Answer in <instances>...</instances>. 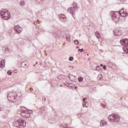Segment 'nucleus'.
Instances as JSON below:
<instances>
[{"label":"nucleus","mask_w":128,"mask_h":128,"mask_svg":"<svg viewBox=\"0 0 128 128\" xmlns=\"http://www.w3.org/2000/svg\"><path fill=\"white\" fill-rule=\"evenodd\" d=\"M0 14L4 20H10V13L6 9H2Z\"/></svg>","instance_id":"obj_1"},{"label":"nucleus","mask_w":128,"mask_h":128,"mask_svg":"<svg viewBox=\"0 0 128 128\" xmlns=\"http://www.w3.org/2000/svg\"><path fill=\"white\" fill-rule=\"evenodd\" d=\"M120 118V116L116 114H112L108 116V120L111 122H118Z\"/></svg>","instance_id":"obj_2"},{"label":"nucleus","mask_w":128,"mask_h":128,"mask_svg":"<svg viewBox=\"0 0 128 128\" xmlns=\"http://www.w3.org/2000/svg\"><path fill=\"white\" fill-rule=\"evenodd\" d=\"M14 126L16 128H24L26 126V121L22 120H18L14 122Z\"/></svg>","instance_id":"obj_3"},{"label":"nucleus","mask_w":128,"mask_h":128,"mask_svg":"<svg viewBox=\"0 0 128 128\" xmlns=\"http://www.w3.org/2000/svg\"><path fill=\"white\" fill-rule=\"evenodd\" d=\"M32 110L28 111L24 110L21 113V116L22 118H30V113L32 114Z\"/></svg>","instance_id":"obj_4"},{"label":"nucleus","mask_w":128,"mask_h":128,"mask_svg":"<svg viewBox=\"0 0 128 128\" xmlns=\"http://www.w3.org/2000/svg\"><path fill=\"white\" fill-rule=\"evenodd\" d=\"M120 43L121 44L124 46V48H126V46H128V38H122L120 40Z\"/></svg>","instance_id":"obj_5"},{"label":"nucleus","mask_w":128,"mask_h":128,"mask_svg":"<svg viewBox=\"0 0 128 128\" xmlns=\"http://www.w3.org/2000/svg\"><path fill=\"white\" fill-rule=\"evenodd\" d=\"M14 30H16V34H20L22 30V28H20L19 26H16L14 28Z\"/></svg>","instance_id":"obj_6"},{"label":"nucleus","mask_w":128,"mask_h":128,"mask_svg":"<svg viewBox=\"0 0 128 128\" xmlns=\"http://www.w3.org/2000/svg\"><path fill=\"white\" fill-rule=\"evenodd\" d=\"M122 30H116L113 31V34L114 36H122Z\"/></svg>","instance_id":"obj_7"},{"label":"nucleus","mask_w":128,"mask_h":128,"mask_svg":"<svg viewBox=\"0 0 128 128\" xmlns=\"http://www.w3.org/2000/svg\"><path fill=\"white\" fill-rule=\"evenodd\" d=\"M8 100L12 102H16V97L14 96H10V97H8Z\"/></svg>","instance_id":"obj_8"},{"label":"nucleus","mask_w":128,"mask_h":128,"mask_svg":"<svg viewBox=\"0 0 128 128\" xmlns=\"http://www.w3.org/2000/svg\"><path fill=\"white\" fill-rule=\"evenodd\" d=\"M82 101L83 102L82 104L84 108H88V102H86V98H84Z\"/></svg>","instance_id":"obj_9"},{"label":"nucleus","mask_w":128,"mask_h":128,"mask_svg":"<svg viewBox=\"0 0 128 128\" xmlns=\"http://www.w3.org/2000/svg\"><path fill=\"white\" fill-rule=\"evenodd\" d=\"M118 14L120 16H126L127 14L124 11V9H122L118 12Z\"/></svg>","instance_id":"obj_10"},{"label":"nucleus","mask_w":128,"mask_h":128,"mask_svg":"<svg viewBox=\"0 0 128 128\" xmlns=\"http://www.w3.org/2000/svg\"><path fill=\"white\" fill-rule=\"evenodd\" d=\"M60 20H62V22H66V16H64V15L60 14Z\"/></svg>","instance_id":"obj_11"},{"label":"nucleus","mask_w":128,"mask_h":128,"mask_svg":"<svg viewBox=\"0 0 128 128\" xmlns=\"http://www.w3.org/2000/svg\"><path fill=\"white\" fill-rule=\"evenodd\" d=\"M4 60H2L0 62V68H4Z\"/></svg>","instance_id":"obj_12"},{"label":"nucleus","mask_w":128,"mask_h":128,"mask_svg":"<svg viewBox=\"0 0 128 128\" xmlns=\"http://www.w3.org/2000/svg\"><path fill=\"white\" fill-rule=\"evenodd\" d=\"M69 80H71L72 82H74L76 80V76H74L72 75H70L68 76Z\"/></svg>","instance_id":"obj_13"},{"label":"nucleus","mask_w":128,"mask_h":128,"mask_svg":"<svg viewBox=\"0 0 128 128\" xmlns=\"http://www.w3.org/2000/svg\"><path fill=\"white\" fill-rule=\"evenodd\" d=\"M22 68H28V64L26 62H24L21 64Z\"/></svg>","instance_id":"obj_14"},{"label":"nucleus","mask_w":128,"mask_h":128,"mask_svg":"<svg viewBox=\"0 0 128 128\" xmlns=\"http://www.w3.org/2000/svg\"><path fill=\"white\" fill-rule=\"evenodd\" d=\"M111 15L113 20H116V14H114V12H111Z\"/></svg>","instance_id":"obj_15"},{"label":"nucleus","mask_w":128,"mask_h":128,"mask_svg":"<svg viewBox=\"0 0 128 128\" xmlns=\"http://www.w3.org/2000/svg\"><path fill=\"white\" fill-rule=\"evenodd\" d=\"M14 92H8V98H10L12 96H14Z\"/></svg>","instance_id":"obj_16"},{"label":"nucleus","mask_w":128,"mask_h":128,"mask_svg":"<svg viewBox=\"0 0 128 128\" xmlns=\"http://www.w3.org/2000/svg\"><path fill=\"white\" fill-rule=\"evenodd\" d=\"M20 6H26V2L24 0H21Z\"/></svg>","instance_id":"obj_17"},{"label":"nucleus","mask_w":128,"mask_h":128,"mask_svg":"<svg viewBox=\"0 0 128 128\" xmlns=\"http://www.w3.org/2000/svg\"><path fill=\"white\" fill-rule=\"evenodd\" d=\"M66 40H68V42H70V35L66 36Z\"/></svg>","instance_id":"obj_18"},{"label":"nucleus","mask_w":128,"mask_h":128,"mask_svg":"<svg viewBox=\"0 0 128 128\" xmlns=\"http://www.w3.org/2000/svg\"><path fill=\"white\" fill-rule=\"evenodd\" d=\"M123 50L124 52H126V54H128V46L124 47V48H123Z\"/></svg>","instance_id":"obj_19"},{"label":"nucleus","mask_w":128,"mask_h":128,"mask_svg":"<svg viewBox=\"0 0 128 128\" xmlns=\"http://www.w3.org/2000/svg\"><path fill=\"white\" fill-rule=\"evenodd\" d=\"M83 80H84V78L82 76H79L78 78V81L79 82H82Z\"/></svg>","instance_id":"obj_20"},{"label":"nucleus","mask_w":128,"mask_h":128,"mask_svg":"<svg viewBox=\"0 0 128 128\" xmlns=\"http://www.w3.org/2000/svg\"><path fill=\"white\" fill-rule=\"evenodd\" d=\"M48 4V1L46 0H43V8H44Z\"/></svg>","instance_id":"obj_21"},{"label":"nucleus","mask_w":128,"mask_h":128,"mask_svg":"<svg viewBox=\"0 0 128 128\" xmlns=\"http://www.w3.org/2000/svg\"><path fill=\"white\" fill-rule=\"evenodd\" d=\"M73 6L74 8H76V10H78V4H76V2H74L73 3Z\"/></svg>","instance_id":"obj_22"},{"label":"nucleus","mask_w":128,"mask_h":128,"mask_svg":"<svg viewBox=\"0 0 128 128\" xmlns=\"http://www.w3.org/2000/svg\"><path fill=\"white\" fill-rule=\"evenodd\" d=\"M95 34L96 38H100V34L98 32H96Z\"/></svg>","instance_id":"obj_23"},{"label":"nucleus","mask_w":128,"mask_h":128,"mask_svg":"<svg viewBox=\"0 0 128 128\" xmlns=\"http://www.w3.org/2000/svg\"><path fill=\"white\" fill-rule=\"evenodd\" d=\"M70 10H72H72H74L72 9V8H70L68 9L67 12H70Z\"/></svg>","instance_id":"obj_24"},{"label":"nucleus","mask_w":128,"mask_h":128,"mask_svg":"<svg viewBox=\"0 0 128 128\" xmlns=\"http://www.w3.org/2000/svg\"><path fill=\"white\" fill-rule=\"evenodd\" d=\"M74 43L76 44H78V40H74Z\"/></svg>","instance_id":"obj_25"},{"label":"nucleus","mask_w":128,"mask_h":128,"mask_svg":"<svg viewBox=\"0 0 128 128\" xmlns=\"http://www.w3.org/2000/svg\"><path fill=\"white\" fill-rule=\"evenodd\" d=\"M69 60H70V62H72V60H74V57H72V56L70 57Z\"/></svg>","instance_id":"obj_26"},{"label":"nucleus","mask_w":128,"mask_h":128,"mask_svg":"<svg viewBox=\"0 0 128 128\" xmlns=\"http://www.w3.org/2000/svg\"><path fill=\"white\" fill-rule=\"evenodd\" d=\"M119 1L122 4H124L126 2V0H119Z\"/></svg>","instance_id":"obj_27"},{"label":"nucleus","mask_w":128,"mask_h":128,"mask_svg":"<svg viewBox=\"0 0 128 128\" xmlns=\"http://www.w3.org/2000/svg\"><path fill=\"white\" fill-rule=\"evenodd\" d=\"M9 76H12V72L10 70H8L7 72Z\"/></svg>","instance_id":"obj_28"},{"label":"nucleus","mask_w":128,"mask_h":128,"mask_svg":"<svg viewBox=\"0 0 128 128\" xmlns=\"http://www.w3.org/2000/svg\"><path fill=\"white\" fill-rule=\"evenodd\" d=\"M77 116H78V118H80V116H82V114H77Z\"/></svg>","instance_id":"obj_29"},{"label":"nucleus","mask_w":128,"mask_h":128,"mask_svg":"<svg viewBox=\"0 0 128 128\" xmlns=\"http://www.w3.org/2000/svg\"><path fill=\"white\" fill-rule=\"evenodd\" d=\"M74 12V10H72H72H70V12H69V14H72V12Z\"/></svg>","instance_id":"obj_30"},{"label":"nucleus","mask_w":128,"mask_h":128,"mask_svg":"<svg viewBox=\"0 0 128 128\" xmlns=\"http://www.w3.org/2000/svg\"><path fill=\"white\" fill-rule=\"evenodd\" d=\"M58 78L59 80H62V75L58 76Z\"/></svg>","instance_id":"obj_31"},{"label":"nucleus","mask_w":128,"mask_h":128,"mask_svg":"<svg viewBox=\"0 0 128 128\" xmlns=\"http://www.w3.org/2000/svg\"><path fill=\"white\" fill-rule=\"evenodd\" d=\"M103 68L104 70H106V65L103 66Z\"/></svg>","instance_id":"obj_32"},{"label":"nucleus","mask_w":128,"mask_h":128,"mask_svg":"<svg viewBox=\"0 0 128 128\" xmlns=\"http://www.w3.org/2000/svg\"><path fill=\"white\" fill-rule=\"evenodd\" d=\"M102 108H106V105L104 104H102Z\"/></svg>","instance_id":"obj_33"},{"label":"nucleus","mask_w":128,"mask_h":128,"mask_svg":"<svg viewBox=\"0 0 128 128\" xmlns=\"http://www.w3.org/2000/svg\"><path fill=\"white\" fill-rule=\"evenodd\" d=\"M100 126H102H102H104V122H100Z\"/></svg>","instance_id":"obj_34"},{"label":"nucleus","mask_w":128,"mask_h":128,"mask_svg":"<svg viewBox=\"0 0 128 128\" xmlns=\"http://www.w3.org/2000/svg\"><path fill=\"white\" fill-rule=\"evenodd\" d=\"M34 24L35 26H36V25L38 24V22H34Z\"/></svg>","instance_id":"obj_35"},{"label":"nucleus","mask_w":128,"mask_h":128,"mask_svg":"<svg viewBox=\"0 0 128 128\" xmlns=\"http://www.w3.org/2000/svg\"><path fill=\"white\" fill-rule=\"evenodd\" d=\"M5 52H8V48H6Z\"/></svg>","instance_id":"obj_36"},{"label":"nucleus","mask_w":128,"mask_h":128,"mask_svg":"<svg viewBox=\"0 0 128 128\" xmlns=\"http://www.w3.org/2000/svg\"><path fill=\"white\" fill-rule=\"evenodd\" d=\"M80 52H84V48H82L80 50Z\"/></svg>","instance_id":"obj_37"},{"label":"nucleus","mask_w":128,"mask_h":128,"mask_svg":"<svg viewBox=\"0 0 128 128\" xmlns=\"http://www.w3.org/2000/svg\"><path fill=\"white\" fill-rule=\"evenodd\" d=\"M14 74H16L18 72L16 71V70H14Z\"/></svg>","instance_id":"obj_38"},{"label":"nucleus","mask_w":128,"mask_h":128,"mask_svg":"<svg viewBox=\"0 0 128 128\" xmlns=\"http://www.w3.org/2000/svg\"><path fill=\"white\" fill-rule=\"evenodd\" d=\"M66 86H70V84L67 83V84H66Z\"/></svg>","instance_id":"obj_39"},{"label":"nucleus","mask_w":128,"mask_h":128,"mask_svg":"<svg viewBox=\"0 0 128 128\" xmlns=\"http://www.w3.org/2000/svg\"><path fill=\"white\" fill-rule=\"evenodd\" d=\"M98 68H100V66H98L96 68V70H98Z\"/></svg>","instance_id":"obj_40"},{"label":"nucleus","mask_w":128,"mask_h":128,"mask_svg":"<svg viewBox=\"0 0 128 128\" xmlns=\"http://www.w3.org/2000/svg\"><path fill=\"white\" fill-rule=\"evenodd\" d=\"M74 88H75V89H76V90H78V87L75 86Z\"/></svg>","instance_id":"obj_41"},{"label":"nucleus","mask_w":128,"mask_h":128,"mask_svg":"<svg viewBox=\"0 0 128 128\" xmlns=\"http://www.w3.org/2000/svg\"><path fill=\"white\" fill-rule=\"evenodd\" d=\"M104 65L102 64H100V66H102Z\"/></svg>","instance_id":"obj_42"},{"label":"nucleus","mask_w":128,"mask_h":128,"mask_svg":"<svg viewBox=\"0 0 128 128\" xmlns=\"http://www.w3.org/2000/svg\"><path fill=\"white\" fill-rule=\"evenodd\" d=\"M78 52H80V49H78Z\"/></svg>","instance_id":"obj_43"},{"label":"nucleus","mask_w":128,"mask_h":128,"mask_svg":"<svg viewBox=\"0 0 128 128\" xmlns=\"http://www.w3.org/2000/svg\"><path fill=\"white\" fill-rule=\"evenodd\" d=\"M76 48H78V46H76Z\"/></svg>","instance_id":"obj_44"},{"label":"nucleus","mask_w":128,"mask_h":128,"mask_svg":"<svg viewBox=\"0 0 128 128\" xmlns=\"http://www.w3.org/2000/svg\"><path fill=\"white\" fill-rule=\"evenodd\" d=\"M112 64L111 62L109 63L108 64Z\"/></svg>","instance_id":"obj_45"},{"label":"nucleus","mask_w":128,"mask_h":128,"mask_svg":"<svg viewBox=\"0 0 128 128\" xmlns=\"http://www.w3.org/2000/svg\"><path fill=\"white\" fill-rule=\"evenodd\" d=\"M34 66H36V65H34Z\"/></svg>","instance_id":"obj_46"},{"label":"nucleus","mask_w":128,"mask_h":128,"mask_svg":"<svg viewBox=\"0 0 128 128\" xmlns=\"http://www.w3.org/2000/svg\"><path fill=\"white\" fill-rule=\"evenodd\" d=\"M1 108H0V110Z\"/></svg>","instance_id":"obj_47"},{"label":"nucleus","mask_w":128,"mask_h":128,"mask_svg":"<svg viewBox=\"0 0 128 128\" xmlns=\"http://www.w3.org/2000/svg\"><path fill=\"white\" fill-rule=\"evenodd\" d=\"M36 64H38V62H36Z\"/></svg>","instance_id":"obj_48"}]
</instances>
